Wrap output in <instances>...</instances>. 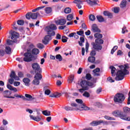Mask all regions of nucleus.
Here are the masks:
<instances>
[{"label":"nucleus","instance_id":"nucleus-1","mask_svg":"<svg viewBox=\"0 0 130 130\" xmlns=\"http://www.w3.org/2000/svg\"><path fill=\"white\" fill-rule=\"evenodd\" d=\"M120 70L118 71L117 72L116 76L115 77L116 81H121L123 80L124 76L125 75H128V66L125 64L124 66H119Z\"/></svg>","mask_w":130,"mask_h":130},{"label":"nucleus","instance_id":"nucleus-2","mask_svg":"<svg viewBox=\"0 0 130 130\" xmlns=\"http://www.w3.org/2000/svg\"><path fill=\"white\" fill-rule=\"evenodd\" d=\"M56 29H57V27L54 24H51L45 28V30L47 32L48 35H51V36H54L55 35V32L53 30H56Z\"/></svg>","mask_w":130,"mask_h":130},{"label":"nucleus","instance_id":"nucleus-3","mask_svg":"<svg viewBox=\"0 0 130 130\" xmlns=\"http://www.w3.org/2000/svg\"><path fill=\"white\" fill-rule=\"evenodd\" d=\"M125 100V96L121 93H117L114 97V102H117V103H122Z\"/></svg>","mask_w":130,"mask_h":130},{"label":"nucleus","instance_id":"nucleus-4","mask_svg":"<svg viewBox=\"0 0 130 130\" xmlns=\"http://www.w3.org/2000/svg\"><path fill=\"white\" fill-rule=\"evenodd\" d=\"M36 58H37L36 56H33L31 53L26 52L24 53V57L23 58V60L26 62H29V61H31L32 59H36Z\"/></svg>","mask_w":130,"mask_h":130},{"label":"nucleus","instance_id":"nucleus-5","mask_svg":"<svg viewBox=\"0 0 130 130\" xmlns=\"http://www.w3.org/2000/svg\"><path fill=\"white\" fill-rule=\"evenodd\" d=\"M10 79H9L8 81L10 84H12L14 83V80L15 81H20V78L16 75V73L15 71H12L10 75Z\"/></svg>","mask_w":130,"mask_h":130},{"label":"nucleus","instance_id":"nucleus-6","mask_svg":"<svg viewBox=\"0 0 130 130\" xmlns=\"http://www.w3.org/2000/svg\"><path fill=\"white\" fill-rule=\"evenodd\" d=\"M76 102L78 103V106L79 107H82L83 109V110H90V108L87 107L85 104L83 102V101L82 100L80 99H76Z\"/></svg>","mask_w":130,"mask_h":130},{"label":"nucleus","instance_id":"nucleus-7","mask_svg":"<svg viewBox=\"0 0 130 130\" xmlns=\"http://www.w3.org/2000/svg\"><path fill=\"white\" fill-rule=\"evenodd\" d=\"M39 15V13L38 12L36 13H32L31 12H29L26 15V19H27V20H30V19L35 20L36 19H37V17H38Z\"/></svg>","mask_w":130,"mask_h":130},{"label":"nucleus","instance_id":"nucleus-8","mask_svg":"<svg viewBox=\"0 0 130 130\" xmlns=\"http://www.w3.org/2000/svg\"><path fill=\"white\" fill-rule=\"evenodd\" d=\"M32 68L35 72L38 73H42V69L40 68V66L38 63H34L32 64Z\"/></svg>","mask_w":130,"mask_h":130},{"label":"nucleus","instance_id":"nucleus-9","mask_svg":"<svg viewBox=\"0 0 130 130\" xmlns=\"http://www.w3.org/2000/svg\"><path fill=\"white\" fill-rule=\"evenodd\" d=\"M80 86L82 88H83L84 90H88L89 86H90V82H87L86 80H82L80 82Z\"/></svg>","mask_w":130,"mask_h":130},{"label":"nucleus","instance_id":"nucleus-10","mask_svg":"<svg viewBox=\"0 0 130 130\" xmlns=\"http://www.w3.org/2000/svg\"><path fill=\"white\" fill-rule=\"evenodd\" d=\"M71 109H72V111H77L80 110V111H83V107H80L78 104L75 103H72L71 104Z\"/></svg>","mask_w":130,"mask_h":130},{"label":"nucleus","instance_id":"nucleus-11","mask_svg":"<svg viewBox=\"0 0 130 130\" xmlns=\"http://www.w3.org/2000/svg\"><path fill=\"white\" fill-rule=\"evenodd\" d=\"M51 35H49L45 36L44 38V39L42 40L43 43L46 45L47 44H48L49 43V41L52 39V38H51Z\"/></svg>","mask_w":130,"mask_h":130},{"label":"nucleus","instance_id":"nucleus-12","mask_svg":"<svg viewBox=\"0 0 130 130\" xmlns=\"http://www.w3.org/2000/svg\"><path fill=\"white\" fill-rule=\"evenodd\" d=\"M20 35H19V33L13 31L11 32V40H13L14 42H17V39H18V38L19 37Z\"/></svg>","mask_w":130,"mask_h":130},{"label":"nucleus","instance_id":"nucleus-13","mask_svg":"<svg viewBox=\"0 0 130 130\" xmlns=\"http://www.w3.org/2000/svg\"><path fill=\"white\" fill-rule=\"evenodd\" d=\"M85 2L87 3L90 7L93 6H96L98 5V3H99V0H86Z\"/></svg>","mask_w":130,"mask_h":130},{"label":"nucleus","instance_id":"nucleus-14","mask_svg":"<svg viewBox=\"0 0 130 130\" xmlns=\"http://www.w3.org/2000/svg\"><path fill=\"white\" fill-rule=\"evenodd\" d=\"M91 45L95 50H101L102 49V45L94 42L91 43Z\"/></svg>","mask_w":130,"mask_h":130},{"label":"nucleus","instance_id":"nucleus-15","mask_svg":"<svg viewBox=\"0 0 130 130\" xmlns=\"http://www.w3.org/2000/svg\"><path fill=\"white\" fill-rule=\"evenodd\" d=\"M11 94H12V92L9 90H5L4 92V96L5 98H10L11 99H15V96H11Z\"/></svg>","mask_w":130,"mask_h":130},{"label":"nucleus","instance_id":"nucleus-16","mask_svg":"<svg viewBox=\"0 0 130 130\" xmlns=\"http://www.w3.org/2000/svg\"><path fill=\"white\" fill-rule=\"evenodd\" d=\"M91 31L93 33H96V32L100 33V32H101V31L100 30L99 28H98V26H97L96 24H93L92 25V26H91Z\"/></svg>","mask_w":130,"mask_h":130},{"label":"nucleus","instance_id":"nucleus-17","mask_svg":"<svg viewBox=\"0 0 130 130\" xmlns=\"http://www.w3.org/2000/svg\"><path fill=\"white\" fill-rule=\"evenodd\" d=\"M55 24H56V25H66V23H67V21L66 20V19H61L57 21H55Z\"/></svg>","mask_w":130,"mask_h":130},{"label":"nucleus","instance_id":"nucleus-18","mask_svg":"<svg viewBox=\"0 0 130 130\" xmlns=\"http://www.w3.org/2000/svg\"><path fill=\"white\" fill-rule=\"evenodd\" d=\"M29 117L32 120H35V121H40L41 120V116L40 115H38L37 116H34L33 115H29Z\"/></svg>","mask_w":130,"mask_h":130},{"label":"nucleus","instance_id":"nucleus-19","mask_svg":"<svg viewBox=\"0 0 130 130\" xmlns=\"http://www.w3.org/2000/svg\"><path fill=\"white\" fill-rule=\"evenodd\" d=\"M112 114L114 116H120V118H121V116H123V115L121 114V112L119 110L113 111Z\"/></svg>","mask_w":130,"mask_h":130},{"label":"nucleus","instance_id":"nucleus-20","mask_svg":"<svg viewBox=\"0 0 130 130\" xmlns=\"http://www.w3.org/2000/svg\"><path fill=\"white\" fill-rule=\"evenodd\" d=\"M74 4H76L77 7L78 9H82V5L83 4V2L81 0H75L74 1Z\"/></svg>","mask_w":130,"mask_h":130},{"label":"nucleus","instance_id":"nucleus-21","mask_svg":"<svg viewBox=\"0 0 130 130\" xmlns=\"http://www.w3.org/2000/svg\"><path fill=\"white\" fill-rule=\"evenodd\" d=\"M101 123H103V120L93 121L90 123V124L93 126H95L96 125H99V124H101Z\"/></svg>","mask_w":130,"mask_h":130},{"label":"nucleus","instance_id":"nucleus-22","mask_svg":"<svg viewBox=\"0 0 130 130\" xmlns=\"http://www.w3.org/2000/svg\"><path fill=\"white\" fill-rule=\"evenodd\" d=\"M104 15L108 17V18H110V19L112 18V17H113V15H112V13H110L109 11H105L103 13Z\"/></svg>","mask_w":130,"mask_h":130},{"label":"nucleus","instance_id":"nucleus-23","mask_svg":"<svg viewBox=\"0 0 130 130\" xmlns=\"http://www.w3.org/2000/svg\"><path fill=\"white\" fill-rule=\"evenodd\" d=\"M23 83H24L25 86H30V79L28 78H24L23 79Z\"/></svg>","mask_w":130,"mask_h":130},{"label":"nucleus","instance_id":"nucleus-24","mask_svg":"<svg viewBox=\"0 0 130 130\" xmlns=\"http://www.w3.org/2000/svg\"><path fill=\"white\" fill-rule=\"evenodd\" d=\"M99 72H100V69L98 68L94 70H93V73L94 77L100 76V74L99 73Z\"/></svg>","mask_w":130,"mask_h":130},{"label":"nucleus","instance_id":"nucleus-25","mask_svg":"<svg viewBox=\"0 0 130 130\" xmlns=\"http://www.w3.org/2000/svg\"><path fill=\"white\" fill-rule=\"evenodd\" d=\"M61 96V93L58 92H55L53 93L50 95V97H52L53 98H59Z\"/></svg>","mask_w":130,"mask_h":130},{"label":"nucleus","instance_id":"nucleus-26","mask_svg":"<svg viewBox=\"0 0 130 130\" xmlns=\"http://www.w3.org/2000/svg\"><path fill=\"white\" fill-rule=\"evenodd\" d=\"M7 88L9 90H11V91H14V92H17L18 91L16 88L13 87L12 85L10 84L7 85Z\"/></svg>","mask_w":130,"mask_h":130},{"label":"nucleus","instance_id":"nucleus-27","mask_svg":"<svg viewBox=\"0 0 130 130\" xmlns=\"http://www.w3.org/2000/svg\"><path fill=\"white\" fill-rule=\"evenodd\" d=\"M95 59H96V58H95V57L89 56L88 58V61H89V62H91V63H94V62H95Z\"/></svg>","mask_w":130,"mask_h":130},{"label":"nucleus","instance_id":"nucleus-28","mask_svg":"<svg viewBox=\"0 0 130 130\" xmlns=\"http://www.w3.org/2000/svg\"><path fill=\"white\" fill-rule=\"evenodd\" d=\"M25 96L26 98H27V100H28V101H31L32 100H34V99H35V98H34V97L32 96V95L28 94H25Z\"/></svg>","mask_w":130,"mask_h":130},{"label":"nucleus","instance_id":"nucleus-29","mask_svg":"<svg viewBox=\"0 0 130 130\" xmlns=\"http://www.w3.org/2000/svg\"><path fill=\"white\" fill-rule=\"evenodd\" d=\"M123 111L124 113L127 114V113H130V108L127 107H124L123 108Z\"/></svg>","mask_w":130,"mask_h":130},{"label":"nucleus","instance_id":"nucleus-30","mask_svg":"<svg viewBox=\"0 0 130 130\" xmlns=\"http://www.w3.org/2000/svg\"><path fill=\"white\" fill-rule=\"evenodd\" d=\"M41 73H37L35 76V79H37L38 80H41L42 79V75Z\"/></svg>","mask_w":130,"mask_h":130},{"label":"nucleus","instance_id":"nucleus-31","mask_svg":"<svg viewBox=\"0 0 130 130\" xmlns=\"http://www.w3.org/2000/svg\"><path fill=\"white\" fill-rule=\"evenodd\" d=\"M110 69H111V74L112 76L113 77L114 76H115V70L116 69L114 66H110Z\"/></svg>","mask_w":130,"mask_h":130},{"label":"nucleus","instance_id":"nucleus-32","mask_svg":"<svg viewBox=\"0 0 130 130\" xmlns=\"http://www.w3.org/2000/svg\"><path fill=\"white\" fill-rule=\"evenodd\" d=\"M95 42L97 44H100L101 45L102 44H103V43H104V41H103V40L101 39H96L95 41Z\"/></svg>","mask_w":130,"mask_h":130},{"label":"nucleus","instance_id":"nucleus-33","mask_svg":"<svg viewBox=\"0 0 130 130\" xmlns=\"http://www.w3.org/2000/svg\"><path fill=\"white\" fill-rule=\"evenodd\" d=\"M5 52L7 54H11L12 52V49L10 47L7 46L5 48Z\"/></svg>","mask_w":130,"mask_h":130},{"label":"nucleus","instance_id":"nucleus-34","mask_svg":"<svg viewBox=\"0 0 130 130\" xmlns=\"http://www.w3.org/2000/svg\"><path fill=\"white\" fill-rule=\"evenodd\" d=\"M126 7V1L123 0L120 3V8L123 9V8H125Z\"/></svg>","mask_w":130,"mask_h":130},{"label":"nucleus","instance_id":"nucleus-35","mask_svg":"<svg viewBox=\"0 0 130 130\" xmlns=\"http://www.w3.org/2000/svg\"><path fill=\"white\" fill-rule=\"evenodd\" d=\"M96 19L100 22V23H102L104 21V18L102 16L98 15L96 16Z\"/></svg>","mask_w":130,"mask_h":130},{"label":"nucleus","instance_id":"nucleus-36","mask_svg":"<svg viewBox=\"0 0 130 130\" xmlns=\"http://www.w3.org/2000/svg\"><path fill=\"white\" fill-rule=\"evenodd\" d=\"M45 12L46 14H50V13L52 12V9H51V7H47L45 8Z\"/></svg>","mask_w":130,"mask_h":130},{"label":"nucleus","instance_id":"nucleus-37","mask_svg":"<svg viewBox=\"0 0 130 130\" xmlns=\"http://www.w3.org/2000/svg\"><path fill=\"white\" fill-rule=\"evenodd\" d=\"M32 54H34L35 55H37L39 53V50L37 48H35L32 49L31 51Z\"/></svg>","mask_w":130,"mask_h":130},{"label":"nucleus","instance_id":"nucleus-38","mask_svg":"<svg viewBox=\"0 0 130 130\" xmlns=\"http://www.w3.org/2000/svg\"><path fill=\"white\" fill-rule=\"evenodd\" d=\"M121 119L124 120H127V121H130V117H126V115H123L121 116Z\"/></svg>","mask_w":130,"mask_h":130},{"label":"nucleus","instance_id":"nucleus-39","mask_svg":"<svg viewBox=\"0 0 130 130\" xmlns=\"http://www.w3.org/2000/svg\"><path fill=\"white\" fill-rule=\"evenodd\" d=\"M40 82L39 81V79H38L37 78H35V80L32 81V84L33 85H36L37 86V85H39V83Z\"/></svg>","mask_w":130,"mask_h":130},{"label":"nucleus","instance_id":"nucleus-40","mask_svg":"<svg viewBox=\"0 0 130 130\" xmlns=\"http://www.w3.org/2000/svg\"><path fill=\"white\" fill-rule=\"evenodd\" d=\"M94 37L95 38H97V39H101V38L103 37V36L101 34L96 33L94 34Z\"/></svg>","mask_w":130,"mask_h":130},{"label":"nucleus","instance_id":"nucleus-41","mask_svg":"<svg viewBox=\"0 0 130 130\" xmlns=\"http://www.w3.org/2000/svg\"><path fill=\"white\" fill-rule=\"evenodd\" d=\"M14 43H16V42H14V40H7V44H8V45H13Z\"/></svg>","mask_w":130,"mask_h":130},{"label":"nucleus","instance_id":"nucleus-42","mask_svg":"<svg viewBox=\"0 0 130 130\" xmlns=\"http://www.w3.org/2000/svg\"><path fill=\"white\" fill-rule=\"evenodd\" d=\"M73 19H74V15L73 14H69L67 17L68 21H72Z\"/></svg>","mask_w":130,"mask_h":130},{"label":"nucleus","instance_id":"nucleus-43","mask_svg":"<svg viewBox=\"0 0 130 130\" xmlns=\"http://www.w3.org/2000/svg\"><path fill=\"white\" fill-rule=\"evenodd\" d=\"M42 113L46 116H49V115H50V111H47V110L43 111Z\"/></svg>","mask_w":130,"mask_h":130},{"label":"nucleus","instance_id":"nucleus-44","mask_svg":"<svg viewBox=\"0 0 130 130\" xmlns=\"http://www.w3.org/2000/svg\"><path fill=\"white\" fill-rule=\"evenodd\" d=\"M74 75H70L68 81L69 83H73V81H74Z\"/></svg>","mask_w":130,"mask_h":130},{"label":"nucleus","instance_id":"nucleus-45","mask_svg":"<svg viewBox=\"0 0 130 130\" xmlns=\"http://www.w3.org/2000/svg\"><path fill=\"white\" fill-rule=\"evenodd\" d=\"M64 12L65 14H70L72 12V9L70 8H67L64 9Z\"/></svg>","mask_w":130,"mask_h":130},{"label":"nucleus","instance_id":"nucleus-46","mask_svg":"<svg viewBox=\"0 0 130 130\" xmlns=\"http://www.w3.org/2000/svg\"><path fill=\"white\" fill-rule=\"evenodd\" d=\"M25 22H24V20H18L17 21V24L18 25H19L20 26H23L24 25Z\"/></svg>","mask_w":130,"mask_h":130},{"label":"nucleus","instance_id":"nucleus-47","mask_svg":"<svg viewBox=\"0 0 130 130\" xmlns=\"http://www.w3.org/2000/svg\"><path fill=\"white\" fill-rule=\"evenodd\" d=\"M55 57L56 59H58L59 60V61H61V60H62V57H61V55H60V54L56 55Z\"/></svg>","mask_w":130,"mask_h":130},{"label":"nucleus","instance_id":"nucleus-48","mask_svg":"<svg viewBox=\"0 0 130 130\" xmlns=\"http://www.w3.org/2000/svg\"><path fill=\"white\" fill-rule=\"evenodd\" d=\"M83 96L86 97V98H89L90 97V93L88 91H85L83 94Z\"/></svg>","mask_w":130,"mask_h":130},{"label":"nucleus","instance_id":"nucleus-49","mask_svg":"<svg viewBox=\"0 0 130 130\" xmlns=\"http://www.w3.org/2000/svg\"><path fill=\"white\" fill-rule=\"evenodd\" d=\"M89 20H90V21H94L96 19L95 18V16H94V15H93V14L90 15L89 16Z\"/></svg>","mask_w":130,"mask_h":130},{"label":"nucleus","instance_id":"nucleus-50","mask_svg":"<svg viewBox=\"0 0 130 130\" xmlns=\"http://www.w3.org/2000/svg\"><path fill=\"white\" fill-rule=\"evenodd\" d=\"M44 6L38 7L35 9L32 10V13H35V12H36V11H39V10H41V9H44Z\"/></svg>","mask_w":130,"mask_h":130},{"label":"nucleus","instance_id":"nucleus-51","mask_svg":"<svg viewBox=\"0 0 130 130\" xmlns=\"http://www.w3.org/2000/svg\"><path fill=\"white\" fill-rule=\"evenodd\" d=\"M105 118L108 120H114V118L108 116H105Z\"/></svg>","mask_w":130,"mask_h":130},{"label":"nucleus","instance_id":"nucleus-52","mask_svg":"<svg viewBox=\"0 0 130 130\" xmlns=\"http://www.w3.org/2000/svg\"><path fill=\"white\" fill-rule=\"evenodd\" d=\"M18 78H23L24 77V73L22 72H19L18 73Z\"/></svg>","mask_w":130,"mask_h":130},{"label":"nucleus","instance_id":"nucleus-53","mask_svg":"<svg viewBox=\"0 0 130 130\" xmlns=\"http://www.w3.org/2000/svg\"><path fill=\"white\" fill-rule=\"evenodd\" d=\"M86 79H87V80H91L92 79V76H91V74L89 73L86 74Z\"/></svg>","mask_w":130,"mask_h":130},{"label":"nucleus","instance_id":"nucleus-54","mask_svg":"<svg viewBox=\"0 0 130 130\" xmlns=\"http://www.w3.org/2000/svg\"><path fill=\"white\" fill-rule=\"evenodd\" d=\"M68 38H67L65 36H63L61 38V40H62V42H63V43H66V42H67L68 41Z\"/></svg>","mask_w":130,"mask_h":130},{"label":"nucleus","instance_id":"nucleus-55","mask_svg":"<svg viewBox=\"0 0 130 130\" xmlns=\"http://www.w3.org/2000/svg\"><path fill=\"white\" fill-rule=\"evenodd\" d=\"M77 34L80 36L84 35V31L82 30V29H80V31H77Z\"/></svg>","mask_w":130,"mask_h":130},{"label":"nucleus","instance_id":"nucleus-56","mask_svg":"<svg viewBox=\"0 0 130 130\" xmlns=\"http://www.w3.org/2000/svg\"><path fill=\"white\" fill-rule=\"evenodd\" d=\"M64 109L67 111H73V110L72 109L71 107L66 106L64 107Z\"/></svg>","mask_w":130,"mask_h":130},{"label":"nucleus","instance_id":"nucleus-57","mask_svg":"<svg viewBox=\"0 0 130 130\" xmlns=\"http://www.w3.org/2000/svg\"><path fill=\"white\" fill-rule=\"evenodd\" d=\"M37 47H38V48H40V49H42L44 48V45H43V44H38L37 45Z\"/></svg>","mask_w":130,"mask_h":130},{"label":"nucleus","instance_id":"nucleus-58","mask_svg":"<svg viewBox=\"0 0 130 130\" xmlns=\"http://www.w3.org/2000/svg\"><path fill=\"white\" fill-rule=\"evenodd\" d=\"M90 55H91L90 56H95L96 55V51L94 50H92L90 52Z\"/></svg>","mask_w":130,"mask_h":130},{"label":"nucleus","instance_id":"nucleus-59","mask_svg":"<svg viewBox=\"0 0 130 130\" xmlns=\"http://www.w3.org/2000/svg\"><path fill=\"white\" fill-rule=\"evenodd\" d=\"M21 84V82L19 81H15L14 82V86L15 87H17L18 86H20V84Z\"/></svg>","mask_w":130,"mask_h":130},{"label":"nucleus","instance_id":"nucleus-60","mask_svg":"<svg viewBox=\"0 0 130 130\" xmlns=\"http://www.w3.org/2000/svg\"><path fill=\"white\" fill-rule=\"evenodd\" d=\"M119 12V8L118 7H116L114 8V12L115 13V14H117Z\"/></svg>","mask_w":130,"mask_h":130},{"label":"nucleus","instance_id":"nucleus-61","mask_svg":"<svg viewBox=\"0 0 130 130\" xmlns=\"http://www.w3.org/2000/svg\"><path fill=\"white\" fill-rule=\"evenodd\" d=\"M16 60H17L19 62H23V60H24V59H23V58L17 57L16 58Z\"/></svg>","mask_w":130,"mask_h":130},{"label":"nucleus","instance_id":"nucleus-62","mask_svg":"<svg viewBox=\"0 0 130 130\" xmlns=\"http://www.w3.org/2000/svg\"><path fill=\"white\" fill-rule=\"evenodd\" d=\"M5 55V51L4 50H0V56H4Z\"/></svg>","mask_w":130,"mask_h":130},{"label":"nucleus","instance_id":"nucleus-63","mask_svg":"<svg viewBox=\"0 0 130 130\" xmlns=\"http://www.w3.org/2000/svg\"><path fill=\"white\" fill-rule=\"evenodd\" d=\"M45 95H49V94H50V90L46 89L45 91Z\"/></svg>","mask_w":130,"mask_h":130},{"label":"nucleus","instance_id":"nucleus-64","mask_svg":"<svg viewBox=\"0 0 130 130\" xmlns=\"http://www.w3.org/2000/svg\"><path fill=\"white\" fill-rule=\"evenodd\" d=\"M107 80L110 83H113L114 82V80L111 77L108 78Z\"/></svg>","mask_w":130,"mask_h":130}]
</instances>
